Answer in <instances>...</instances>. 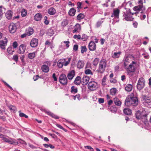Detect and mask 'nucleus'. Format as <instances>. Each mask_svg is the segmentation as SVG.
<instances>
[{"label": "nucleus", "mask_w": 151, "mask_h": 151, "mask_svg": "<svg viewBox=\"0 0 151 151\" xmlns=\"http://www.w3.org/2000/svg\"><path fill=\"white\" fill-rule=\"evenodd\" d=\"M137 63L135 61H132V63L128 66L124 67L126 70L127 74L131 76H132L135 71L136 66Z\"/></svg>", "instance_id": "f257e3e1"}, {"label": "nucleus", "mask_w": 151, "mask_h": 151, "mask_svg": "<svg viewBox=\"0 0 151 151\" xmlns=\"http://www.w3.org/2000/svg\"><path fill=\"white\" fill-rule=\"evenodd\" d=\"M138 104V100L136 97L127 98L125 101V105L127 106L131 105L136 106Z\"/></svg>", "instance_id": "f03ea898"}, {"label": "nucleus", "mask_w": 151, "mask_h": 151, "mask_svg": "<svg viewBox=\"0 0 151 151\" xmlns=\"http://www.w3.org/2000/svg\"><path fill=\"white\" fill-rule=\"evenodd\" d=\"M107 61L105 59H102L99 62V67L96 70L98 73H103L105 71L106 67Z\"/></svg>", "instance_id": "7ed1b4c3"}, {"label": "nucleus", "mask_w": 151, "mask_h": 151, "mask_svg": "<svg viewBox=\"0 0 151 151\" xmlns=\"http://www.w3.org/2000/svg\"><path fill=\"white\" fill-rule=\"evenodd\" d=\"M136 14V13H132L129 9H127L125 12H123V16L124 17V19L127 21H132L134 18L132 16L134 14Z\"/></svg>", "instance_id": "20e7f679"}, {"label": "nucleus", "mask_w": 151, "mask_h": 151, "mask_svg": "<svg viewBox=\"0 0 151 151\" xmlns=\"http://www.w3.org/2000/svg\"><path fill=\"white\" fill-rule=\"evenodd\" d=\"M149 112L145 110H143L142 111V115L141 119L143 122L145 124L146 126H148L149 125V122L147 119V116Z\"/></svg>", "instance_id": "39448f33"}, {"label": "nucleus", "mask_w": 151, "mask_h": 151, "mask_svg": "<svg viewBox=\"0 0 151 151\" xmlns=\"http://www.w3.org/2000/svg\"><path fill=\"white\" fill-rule=\"evenodd\" d=\"M145 81L144 79L142 78H140L137 84V89L139 91L142 90L145 86Z\"/></svg>", "instance_id": "423d86ee"}, {"label": "nucleus", "mask_w": 151, "mask_h": 151, "mask_svg": "<svg viewBox=\"0 0 151 151\" xmlns=\"http://www.w3.org/2000/svg\"><path fill=\"white\" fill-rule=\"evenodd\" d=\"M51 64V62L47 61L44 62V64L41 67L42 71L44 73H47L49 71V67Z\"/></svg>", "instance_id": "0eeeda50"}, {"label": "nucleus", "mask_w": 151, "mask_h": 151, "mask_svg": "<svg viewBox=\"0 0 151 151\" xmlns=\"http://www.w3.org/2000/svg\"><path fill=\"white\" fill-rule=\"evenodd\" d=\"M88 88L91 91H95L98 88V84L94 81H91L88 83Z\"/></svg>", "instance_id": "6e6552de"}, {"label": "nucleus", "mask_w": 151, "mask_h": 151, "mask_svg": "<svg viewBox=\"0 0 151 151\" xmlns=\"http://www.w3.org/2000/svg\"><path fill=\"white\" fill-rule=\"evenodd\" d=\"M59 82L60 83L63 85H66L68 83L67 77L65 75H61L59 77Z\"/></svg>", "instance_id": "1a4fd4ad"}, {"label": "nucleus", "mask_w": 151, "mask_h": 151, "mask_svg": "<svg viewBox=\"0 0 151 151\" xmlns=\"http://www.w3.org/2000/svg\"><path fill=\"white\" fill-rule=\"evenodd\" d=\"M134 57L132 55H130L127 57H126L124 60V67L127 66L128 65L131 61H133V60H134Z\"/></svg>", "instance_id": "9d476101"}, {"label": "nucleus", "mask_w": 151, "mask_h": 151, "mask_svg": "<svg viewBox=\"0 0 151 151\" xmlns=\"http://www.w3.org/2000/svg\"><path fill=\"white\" fill-rule=\"evenodd\" d=\"M3 140L5 142H8L10 144L12 145L16 143L17 144H19L18 142H16L14 139L9 138L8 137L5 136L4 137Z\"/></svg>", "instance_id": "9b49d317"}, {"label": "nucleus", "mask_w": 151, "mask_h": 151, "mask_svg": "<svg viewBox=\"0 0 151 151\" xmlns=\"http://www.w3.org/2000/svg\"><path fill=\"white\" fill-rule=\"evenodd\" d=\"M9 31L11 33H14L16 30L17 27L16 24L14 23L10 24L9 27Z\"/></svg>", "instance_id": "f8f14e48"}, {"label": "nucleus", "mask_w": 151, "mask_h": 151, "mask_svg": "<svg viewBox=\"0 0 151 151\" xmlns=\"http://www.w3.org/2000/svg\"><path fill=\"white\" fill-rule=\"evenodd\" d=\"M26 49V46L25 45L23 44L21 45L19 47L18 53L19 54H23L25 52Z\"/></svg>", "instance_id": "ddd939ff"}, {"label": "nucleus", "mask_w": 151, "mask_h": 151, "mask_svg": "<svg viewBox=\"0 0 151 151\" xmlns=\"http://www.w3.org/2000/svg\"><path fill=\"white\" fill-rule=\"evenodd\" d=\"M119 12L120 11L119 9H114L113 13L111 15V17H114L116 18H118Z\"/></svg>", "instance_id": "4468645a"}, {"label": "nucleus", "mask_w": 151, "mask_h": 151, "mask_svg": "<svg viewBox=\"0 0 151 151\" xmlns=\"http://www.w3.org/2000/svg\"><path fill=\"white\" fill-rule=\"evenodd\" d=\"M13 12L11 10L7 11L5 14V16L6 18L8 20H10L12 19Z\"/></svg>", "instance_id": "2eb2a0df"}, {"label": "nucleus", "mask_w": 151, "mask_h": 151, "mask_svg": "<svg viewBox=\"0 0 151 151\" xmlns=\"http://www.w3.org/2000/svg\"><path fill=\"white\" fill-rule=\"evenodd\" d=\"M7 40L5 38L3 40L0 41V47L2 49H5V46L7 45Z\"/></svg>", "instance_id": "dca6fc26"}, {"label": "nucleus", "mask_w": 151, "mask_h": 151, "mask_svg": "<svg viewBox=\"0 0 151 151\" xmlns=\"http://www.w3.org/2000/svg\"><path fill=\"white\" fill-rule=\"evenodd\" d=\"M74 30L72 31L73 33L79 32L81 30V26L80 25L78 24H76L74 27Z\"/></svg>", "instance_id": "f3484780"}, {"label": "nucleus", "mask_w": 151, "mask_h": 151, "mask_svg": "<svg viewBox=\"0 0 151 151\" xmlns=\"http://www.w3.org/2000/svg\"><path fill=\"white\" fill-rule=\"evenodd\" d=\"M145 8L144 6H141L138 5V6H135L133 8V9L135 11L139 12L140 10L143 11L145 10Z\"/></svg>", "instance_id": "a211bd4d"}, {"label": "nucleus", "mask_w": 151, "mask_h": 151, "mask_svg": "<svg viewBox=\"0 0 151 151\" xmlns=\"http://www.w3.org/2000/svg\"><path fill=\"white\" fill-rule=\"evenodd\" d=\"M96 45L93 41L90 42L88 45V47L91 51H94L96 50Z\"/></svg>", "instance_id": "6ab92c4d"}, {"label": "nucleus", "mask_w": 151, "mask_h": 151, "mask_svg": "<svg viewBox=\"0 0 151 151\" xmlns=\"http://www.w3.org/2000/svg\"><path fill=\"white\" fill-rule=\"evenodd\" d=\"M84 62L83 60H79L76 64V66L78 69H81L83 68L84 65Z\"/></svg>", "instance_id": "aec40b11"}, {"label": "nucleus", "mask_w": 151, "mask_h": 151, "mask_svg": "<svg viewBox=\"0 0 151 151\" xmlns=\"http://www.w3.org/2000/svg\"><path fill=\"white\" fill-rule=\"evenodd\" d=\"M38 44V40L33 39L30 42V45L31 47H34L37 46Z\"/></svg>", "instance_id": "412c9836"}, {"label": "nucleus", "mask_w": 151, "mask_h": 151, "mask_svg": "<svg viewBox=\"0 0 151 151\" xmlns=\"http://www.w3.org/2000/svg\"><path fill=\"white\" fill-rule=\"evenodd\" d=\"M113 101L116 105L118 106H121L122 102L118 98L115 97L113 99Z\"/></svg>", "instance_id": "4be33fe9"}, {"label": "nucleus", "mask_w": 151, "mask_h": 151, "mask_svg": "<svg viewBox=\"0 0 151 151\" xmlns=\"http://www.w3.org/2000/svg\"><path fill=\"white\" fill-rule=\"evenodd\" d=\"M47 12L50 15H53L56 13V10L54 8L51 7L48 9Z\"/></svg>", "instance_id": "5701e85b"}, {"label": "nucleus", "mask_w": 151, "mask_h": 151, "mask_svg": "<svg viewBox=\"0 0 151 151\" xmlns=\"http://www.w3.org/2000/svg\"><path fill=\"white\" fill-rule=\"evenodd\" d=\"M89 80V77L87 76H84L82 80V81L84 84H86L88 83Z\"/></svg>", "instance_id": "b1692460"}, {"label": "nucleus", "mask_w": 151, "mask_h": 151, "mask_svg": "<svg viewBox=\"0 0 151 151\" xmlns=\"http://www.w3.org/2000/svg\"><path fill=\"white\" fill-rule=\"evenodd\" d=\"M65 59H62L59 60L57 63V66L60 68H62L63 65V63L65 62Z\"/></svg>", "instance_id": "393cba45"}, {"label": "nucleus", "mask_w": 151, "mask_h": 151, "mask_svg": "<svg viewBox=\"0 0 151 151\" xmlns=\"http://www.w3.org/2000/svg\"><path fill=\"white\" fill-rule=\"evenodd\" d=\"M75 75V71L72 70L70 71L68 74L67 77L69 79L72 80Z\"/></svg>", "instance_id": "a878e982"}, {"label": "nucleus", "mask_w": 151, "mask_h": 151, "mask_svg": "<svg viewBox=\"0 0 151 151\" xmlns=\"http://www.w3.org/2000/svg\"><path fill=\"white\" fill-rule=\"evenodd\" d=\"M121 53V52H114V53L112 54L111 57L114 58H119Z\"/></svg>", "instance_id": "bb28decb"}, {"label": "nucleus", "mask_w": 151, "mask_h": 151, "mask_svg": "<svg viewBox=\"0 0 151 151\" xmlns=\"http://www.w3.org/2000/svg\"><path fill=\"white\" fill-rule=\"evenodd\" d=\"M34 32V30L32 28L29 27L26 30V32L27 36H30L32 35Z\"/></svg>", "instance_id": "cd10ccee"}, {"label": "nucleus", "mask_w": 151, "mask_h": 151, "mask_svg": "<svg viewBox=\"0 0 151 151\" xmlns=\"http://www.w3.org/2000/svg\"><path fill=\"white\" fill-rule=\"evenodd\" d=\"M142 97L144 101L147 103H149L151 101V98L149 97L143 95H142Z\"/></svg>", "instance_id": "c85d7f7f"}, {"label": "nucleus", "mask_w": 151, "mask_h": 151, "mask_svg": "<svg viewBox=\"0 0 151 151\" xmlns=\"http://www.w3.org/2000/svg\"><path fill=\"white\" fill-rule=\"evenodd\" d=\"M136 117L137 119H141L142 115V111L141 112L140 111H137L135 114Z\"/></svg>", "instance_id": "c756f323"}, {"label": "nucleus", "mask_w": 151, "mask_h": 151, "mask_svg": "<svg viewBox=\"0 0 151 151\" xmlns=\"http://www.w3.org/2000/svg\"><path fill=\"white\" fill-rule=\"evenodd\" d=\"M123 111L124 114L127 115H129L132 114L131 110L128 108H125Z\"/></svg>", "instance_id": "7c9ffc66"}, {"label": "nucleus", "mask_w": 151, "mask_h": 151, "mask_svg": "<svg viewBox=\"0 0 151 151\" xmlns=\"http://www.w3.org/2000/svg\"><path fill=\"white\" fill-rule=\"evenodd\" d=\"M76 12V10L74 8H72L69 11L68 14L71 16H74Z\"/></svg>", "instance_id": "2f4dec72"}, {"label": "nucleus", "mask_w": 151, "mask_h": 151, "mask_svg": "<svg viewBox=\"0 0 151 151\" xmlns=\"http://www.w3.org/2000/svg\"><path fill=\"white\" fill-rule=\"evenodd\" d=\"M147 15V13L144 12L143 11L141 12L139 15L140 19L142 20H143L145 19Z\"/></svg>", "instance_id": "473e14b6"}, {"label": "nucleus", "mask_w": 151, "mask_h": 151, "mask_svg": "<svg viewBox=\"0 0 151 151\" xmlns=\"http://www.w3.org/2000/svg\"><path fill=\"white\" fill-rule=\"evenodd\" d=\"M132 85L131 84H127L125 87V89L127 91H130L132 88Z\"/></svg>", "instance_id": "72a5a7b5"}, {"label": "nucleus", "mask_w": 151, "mask_h": 151, "mask_svg": "<svg viewBox=\"0 0 151 151\" xmlns=\"http://www.w3.org/2000/svg\"><path fill=\"white\" fill-rule=\"evenodd\" d=\"M54 33V32L53 30L51 28L49 29L47 32V34L50 36H52Z\"/></svg>", "instance_id": "f704fd0d"}, {"label": "nucleus", "mask_w": 151, "mask_h": 151, "mask_svg": "<svg viewBox=\"0 0 151 151\" xmlns=\"http://www.w3.org/2000/svg\"><path fill=\"white\" fill-rule=\"evenodd\" d=\"M85 15L82 13H80L78 14L77 16V19L79 21L83 19L85 17Z\"/></svg>", "instance_id": "c9c22d12"}, {"label": "nucleus", "mask_w": 151, "mask_h": 151, "mask_svg": "<svg viewBox=\"0 0 151 151\" xmlns=\"http://www.w3.org/2000/svg\"><path fill=\"white\" fill-rule=\"evenodd\" d=\"M3 9H4V11L6 9L3 6H0V20L2 18L3 13L4 12H3Z\"/></svg>", "instance_id": "e433bc0d"}, {"label": "nucleus", "mask_w": 151, "mask_h": 151, "mask_svg": "<svg viewBox=\"0 0 151 151\" xmlns=\"http://www.w3.org/2000/svg\"><path fill=\"white\" fill-rule=\"evenodd\" d=\"M46 113H47L48 115L54 118L55 119H58L59 118L58 116L55 115L54 114H53L52 113H51L50 111H46Z\"/></svg>", "instance_id": "4c0bfd02"}, {"label": "nucleus", "mask_w": 151, "mask_h": 151, "mask_svg": "<svg viewBox=\"0 0 151 151\" xmlns=\"http://www.w3.org/2000/svg\"><path fill=\"white\" fill-rule=\"evenodd\" d=\"M81 78L80 76H77L75 79V83L76 85H79L81 82Z\"/></svg>", "instance_id": "58836bf2"}, {"label": "nucleus", "mask_w": 151, "mask_h": 151, "mask_svg": "<svg viewBox=\"0 0 151 151\" xmlns=\"http://www.w3.org/2000/svg\"><path fill=\"white\" fill-rule=\"evenodd\" d=\"M111 94L112 95H115L116 92V89L115 88H113L110 90Z\"/></svg>", "instance_id": "ea45409f"}, {"label": "nucleus", "mask_w": 151, "mask_h": 151, "mask_svg": "<svg viewBox=\"0 0 151 151\" xmlns=\"http://www.w3.org/2000/svg\"><path fill=\"white\" fill-rule=\"evenodd\" d=\"M11 111L14 112L16 110V107L14 106L10 105L8 106Z\"/></svg>", "instance_id": "a19ab883"}, {"label": "nucleus", "mask_w": 151, "mask_h": 151, "mask_svg": "<svg viewBox=\"0 0 151 151\" xmlns=\"http://www.w3.org/2000/svg\"><path fill=\"white\" fill-rule=\"evenodd\" d=\"M7 51L8 53L10 54H12L13 52H14V50H13L11 46L9 47L8 48Z\"/></svg>", "instance_id": "79ce46f5"}, {"label": "nucleus", "mask_w": 151, "mask_h": 151, "mask_svg": "<svg viewBox=\"0 0 151 151\" xmlns=\"http://www.w3.org/2000/svg\"><path fill=\"white\" fill-rule=\"evenodd\" d=\"M99 61V59L98 58H95L93 62V65L95 66H96Z\"/></svg>", "instance_id": "37998d69"}, {"label": "nucleus", "mask_w": 151, "mask_h": 151, "mask_svg": "<svg viewBox=\"0 0 151 151\" xmlns=\"http://www.w3.org/2000/svg\"><path fill=\"white\" fill-rule=\"evenodd\" d=\"M77 88L74 86H72L71 87V91L72 93H76L77 92Z\"/></svg>", "instance_id": "c03bdc74"}, {"label": "nucleus", "mask_w": 151, "mask_h": 151, "mask_svg": "<svg viewBox=\"0 0 151 151\" xmlns=\"http://www.w3.org/2000/svg\"><path fill=\"white\" fill-rule=\"evenodd\" d=\"M28 58L30 59H32L35 57V54L34 52L30 53L28 55Z\"/></svg>", "instance_id": "a18cd8bd"}, {"label": "nucleus", "mask_w": 151, "mask_h": 151, "mask_svg": "<svg viewBox=\"0 0 151 151\" xmlns=\"http://www.w3.org/2000/svg\"><path fill=\"white\" fill-rule=\"evenodd\" d=\"M27 14V11L24 9H23L21 12V14L22 17L26 16Z\"/></svg>", "instance_id": "49530a36"}, {"label": "nucleus", "mask_w": 151, "mask_h": 151, "mask_svg": "<svg viewBox=\"0 0 151 151\" xmlns=\"http://www.w3.org/2000/svg\"><path fill=\"white\" fill-rule=\"evenodd\" d=\"M81 52L82 53H83L84 52H86L87 48L86 46H82L81 47Z\"/></svg>", "instance_id": "de8ad7c7"}, {"label": "nucleus", "mask_w": 151, "mask_h": 151, "mask_svg": "<svg viewBox=\"0 0 151 151\" xmlns=\"http://www.w3.org/2000/svg\"><path fill=\"white\" fill-rule=\"evenodd\" d=\"M85 73L86 74H91V75H93V73L91 70L88 69L86 70L85 71Z\"/></svg>", "instance_id": "09e8293b"}, {"label": "nucleus", "mask_w": 151, "mask_h": 151, "mask_svg": "<svg viewBox=\"0 0 151 151\" xmlns=\"http://www.w3.org/2000/svg\"><path fill=\"white\" fill-rule=\"evenodd\" d=\"M71 59V58H68V60L67 61H65V62L63 63V65L65 66H67L69 63Z\"/></svg>", "instance_id": "8fccbe9b"}, {"label": "nucleus", "mask_w": 151, "mask_h": 151, "mask_svg": "<svg viewBox=\"0 0 151 151\" xmlns=\"http://www.w3.org/2000/svg\"><path fill=\"white\" fill-rule=\"evenodd\" d=\"M19 116L20 117H24L25 118H27L28 117V116L26 115L25 114L21 112L20 111H19Z\"/></svg>", "instance_id": "3c124183"}, {"label": "nucleus", "mask_w": 151, "mask_h": 151, "mask_svg": "<svg viewBox=\"0 0 151 151\" xmlns=\"http://www.w3.org/2000/svg\"><path fill=\"white\" fill-rule=\"evenodd\" d=\"M116 110V108L115 106H111L110 108V110L112 112H115Z\"/></svg>", "instance_id": "603ef678"}, {"label": "nucleus", "mask_w": 151, "mask_h": 151, "mask_svg": "<svg viewBox=\"0 0 151 151\" xmlns=\"http://www.w3.org/2000/svg\"><path fill=\"white\" fill-rule=\"evenodd\" d=\"M106 77L104 76L102 79V85L104 86L106 85Z\"/></svg>", "instance_id": "864d4df0"}, {"label": "nucleus", "mask_w": 151, "mask_h": 151, "mask_svg": "<svg viewBox=\"0 0 151 151\" xmlns=\"http://www.w3.org/2000/svg\"><path fill=\"white\" fill-rule=\"evenodd\" d=\"M48 18L47 16H45L44 17L45 21L44 22V23L46 25H48L49 23L48 20H47Z\"/></svg>", "instance_id": "5fc2aeb1"}, {"label": "nucleus", "mask_w": 151, "mask_h": 151, "mask_svg": "<svg viewBox=\"0 0 151 151\" xmlns=\"http://www.w3.org/2000/svg\"><path fill=\"white\" fill-rule=\"evenodd\" d=\"M88 37L85 34H83L82 36L81 39L83 41H85L87 39Z\"/></svg>", "instance_id": "6e6d98bb"}, {"label": "nucleus", "mask_w": 151, "mask_h": 151, "mask_svg": "<svg viewBox=\"0 0 151 151\" xmlns=\"http://www.w3.org/2000/svg\"><path fill=\"white\" fill-rule=\"evenodd\" d=\"M18 46V43L17 42L14 41L12 44V46L14 49L16 48Z\"/></svg>", "instance_id": "4d7b16f0"}, {"label": "nucleus", "mask_w": 151, "mask_h": 151, "mask_svg": "<svg viewBox=\"0 0 151 151\" xmlns=\"http://www.w3.org/2000/svg\"><path fill=\"white\" fill-rule=\"evenodd\" d=\"M18 57L17 55H14L13 56V59L16 62H17L18 60Z\"/></svg>", "instance_id": "13d9d810"}, {"label": "nucleus", "mask_w": 151, "mask_h": 151, "mask_svg": "<svg viewBox=\"0 0 151 151\" xmlns=\"http://www.w3.org/2000/svg\"><path fill=\"white\" fill-rule=\"evenodd\" d=\"M103 22L101 21H98L96 24V26L97 27H99L102 24V23Z\"/></svg>", "instance_id": "bf43d9fd"}, {"label": "nucleus", "mask_w": 151, "mask_h": 151, "mask_svg": "<svg viewBox=\"0 0 151 151\" xmlns=\"http://www.w3.org/2000/svg\"><path fill=\"white\" fill-rule=\"evenodd\" d=\"M85 148L90 150V151H93V149L90 146H87L85 147Z\"/></svg>", "instance_id": "052dcab7"}, {"label": "nucleus", "mask_w": 151, "mask_h": 151, "mask_svg": "<svg viewBox=\"0 0 151 151\" xmlns=\"http://www.w3.org/2000/svg\"><path fill=\"white\" fill-rule=\"evenodd\" d=\"M73 38L75 39H80L81 38V36L80 35H75L73 36Z\"/></svg>", "instance_id": "680f3d73"}, {"label": "nucleus", "mask_w": 151, "mask_h": 151, "mask_svg": "<svg viewBox=\"0 0 151 151\" xmlns=\"http://www.w3.org/2000/svg\"><path fill=\"white\" fill-rule=\"evenodd\" d=\"M98 101L99 103H103L104 102V99L103 98H99Z\"/></svg>", "instance_id": "e2e57ef3"}, {"label": "nucleus", "mask_w": 151, "mask_h": 151, "mask_svg": "<svg viewBox=\"0 0 151 151\" xmlns=\"http://www.w3.org/2000/svg\"><path fill=\"white\" fill-rule=\"evenodd\" d=\"M45 33L44 30L43 29H41L40 33V36H43Z\"/></svg>", "instance_id": "0e129e2a"}, {"label": "nucleus", "mask_w": 151, "mask_h": 151, "mask_svg": "<svg viewBox=\"0 0 151 151\" xmlns=\"http://www.w3.org/2000/svg\"><path fill=\"white\" fill-rule=\"evenodd\" d=\"M110 82L111 83H115L116 82V80L115 79H111L110 80Z\"/></svg>", "instance_id": "69168bd1"}, {"label": "nucleus", "mask_w": 151, "mask_h": 151, "mask_svg": "<svg viewBox=\"0 0 151 151\" xmlns=\"http://www.w3.org/2000/svg\"><path fill=\"white\" fill-rule=\"evenodd\" d=\"M63 42L64 43L66 44V46L67 48H68L69 46V44L70 43V42L69 41H65Z\"/></svg>", "instance_id": "338daca9"}, {"label": "nucleus", "mask_w": 151, "mask_h": 151, "mask_svg": "<svg viewBox=\"0 0 151 151\" xmlns=\"http://www.w3.org/2000/svg\"><path fill=\"white\" fill-rule=\"evenodd\" d=\"M78 46L77 45H75L73 46V50L76 51L78 49Z\"/></svg>", "instance_id": "774afa93"}]
</instances>
